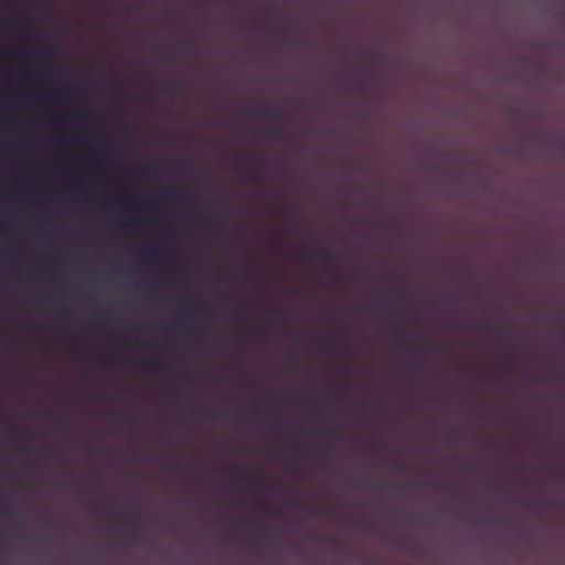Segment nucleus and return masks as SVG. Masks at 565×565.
Masks as SVG:
<instances>
[{
    "label": "nucleus",
    "instance_id": "obj_1",
    "mask_svg": "<svg viewBox=\"0 0 565 565\" xmlns=\"http://www.w3.org/2000/svg\"><path fill=\"white\" fill-rule=\"evenodd\" d=\"M186 191L184 188H174L164 193L166 198L173 199V200H181L185 196Z\"/></svg>",
    "mask_w": 565,
    "mask_h": 565
},
{
    "label": "nucleus",
    "instance_id": "obj_2",
    "mask_svg": "<svg viewBox=\"0 0 565 565\" xmlns=\"http://www.w3.org/2000/svg\"><path fill=\"white\" fill-rule=\"evenodd\" d=\"M145 365L149 369H151L152 371H156V372H160L162 373L164 371V363L160 362V361H151V362H147L145 363Z\"/></svg>",
    "mask_w": 565,
    "mask_h": 565
},
{
    "label": "nucleus",
    "instance_id": "obj_3",
    "mask_svg": "<svg viewBox=\"0 0 565 565\" xmlns=\"http://www.w3.org/2000/svg\"><path fill=\"white\" fill-rule=\"evenodd\" d=\"M152 254L157 260H161L164 256V249L161 246H156L152 248Z\"/></svg>",
    "mask_w": 565,
    "mask_h": 565
},
{
    "label": "nucleus",
    "instance_id": "obj_4",
    "mask_svg": "<svg viewBox=\"0 0 565 565\" xmlns=\"http://www.w3.org/2000/svg\"><path fill=\"white\" fill-rule=\"evenodd\" d=\"M111 317L108 316V315H102L97 318V322L103 324V326H108L111 323Z\"/></svg>",
    "mask_w": 565,
    "mask_h": 565
},
{
    "label": "nucleus",
    "instance_id": "obj_5",
    "mask_svg": "<svg viewBox=\"0 0 565 565\" xmlns=\"http://www.w3.org/2000/svg\"><path fill=\"white\" fill-rule=\"evenodd\" d=\"M246 175L249 180L258 179V172L254 169H248Z\"/></svg>",
    "mask_w": 565,
    "mask_h": 565
},
{
    "label": "nucleus",
    "instance_id": "obj_6",
    "mask_svg": "<svg viewBox=\"0 0 565 565\" xmlns=\"http://www.w3.org/2000/svg\"><path fill=\"white\" fill-rule=\"evenodd\" d=\"M254 518H245L243 519V523L246 524V525H254Z\"/></svg>",
    "mask_w": 565,
    "mask_h": 565
},
{
    "label": "nucleus",
    "instance_id": "obj_7",
    "mask_svg": "<svg viewBox=\"0 0 565 565\" xmlns=\"http://www.w3.org/2000/svg\"><path fill=\"white\" fill-rule=\"evenodd\" d=\"M318 258L326 260L329 257V254L327 252H321L317 254Z\"/></svg>",
    "mask_w": 565,
    "mask_h": 565
},
{
    "label": "nucleus",
    "instance_id": "obj_8",
    "mask_svg": "<svg viewBox=\"0 0 565 565\" xmlns=\"http://www.w3.org/2000/svg\"><path fill=\"white\" fill-rule=\"evenodd\" d=\"M271 135H273L274 137H280V136H281V129H275V130H273V131H271Z\"/></svg>",
    "mask_w": 565,
    "mask_h": 565
},
{
    "label": "nucleus",
    "instance_id": "obj_9",
    "mask_svg": "<svg viewBox=\"0 0 565 565\" xmlns=\"http://www.w3.org/2000/svg\"><path fill=\"white\" fill-rule=\"evenodd\" d=\"M285 213H286L287 215H292V214L295 213V210H294V209H291V207H287V209L285 210Z\"/></svg>",
    "mask_w": 565,
    "mask_h": 565
},
{
    "label": "nucleus",
    "instance_id": "obj_10",
    "mask_svg": "<svg viewBox=\"0 0 565 565\" xmlns=\"http://www.w3.org/2000/svg\"><path fill=\"white\" fill-rule=\"evenodd\" d=\"M273 115H274V117L276 119H279V120L281 119V113L280 111H275Z\"/></svg>",
    "mask_w": 565,
    "mask_h": 565
},
{
    "label": "nucleus",
    "instance_id": "obj_11",
    "mask_svg": "<svg viewBox=\"0 0 565 565\" xmlns=\"http://www.w3.org/2000/svg\"><path fill=\"white\" fill-rule=\"evenodd\" d=\"M106 159H107L106 154H102V156H99V160H100V161H106Z\"/></svg>",
    "mask_w": 565,
    "mask_h": 565
},
{
    "label": "nucleus",
    "instance_id": "obj_12",
    "mask_svg": "<svg viewBox=\"0 0 565 565\" xmlns=\"http://www.w3.org/2000/svg\"><path fill=\"white\" fill-rule=\"evenodd\" d=\"M180 89H181V86H177V87L174 88V90H175V92H179Z\"/></svg>",
    "mask_w": 565,
    "mask_h": 565
},
{
    "label": "nucleus",
    "instance_id": "obj_13",
    "mask_svg": "<svg viewBox=\"0 0 565 565\" xmlns=\"http://www.w3.org/2000/svg\"><path fill=\"white\" fill-rule=\"evenodd\" d=\"M318 512L319 511H317V510H311V513H313V514H317Z\"/></svg>",
    "mask_w": 565,
    "mask_h": 565
}]
</instances>
